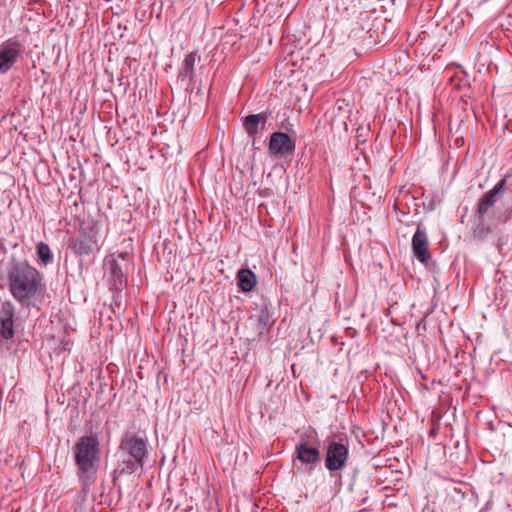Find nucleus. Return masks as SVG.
I'll return each instance as SVG.
<instances>
[{"mask_svg": "<svg viewBox=\"0 0 512 512\" xmlns=\"http://www.w3.org/2000/svg\"><path fill=\"white\" fill-rule=\"evenodd\" d=\"M9 290L13 298L28 305L45 289L43 275L27 261L15 263L8 274Z\"/></svg>", "mask_w": 512, "mask_h": 512, "instance_id": "1", "label": "nucleus"}, {"mask_svg": "<svg viewBox=\"0 0 512 512\" xmlns=\"http://www.w3.org/2000/svg\"><path fill=\"white\" fill-rule=\"evenodd\" d=\"M100 443L97 436H82L74 447L75 463L78 467L79 481L83 485V491L96 480Z\"/></svg>", "mask_w": 512, "mask_h": 512, "instance_id": "2", "label": "nucleus"}, {"mask_svg": "<svg viewBox=\"0 0 512 512\" xmlns=\"http://www.w3.org/2000/svg\"><path fill=\"white\" fill-rule=\"evenodd\" d=\"M349 456L348 440L342 437H333L329 440L326 451L325 467L329 471L342 470Z\"/></svg>", "mask_w": 512, "mask_h": 512, "instance_id": "3", "label": "nucleus"}, {"mask_svg": "<svg viewBox=\"0 0 512 512\" xmlns=\"http://www.w3.org/2000/svg\"><path fill=\"white\" fill-rule=\"evenodd\" d=\"M120 450L137 462H143L147 453L146 441L136 434L127 433L121 440Z\"/></svg>", "mask_w": 512, "mask_h": 512, "instance_id": "4", "label": "nucleus"}, {"mask_svg": "<svg viewBox=\"0 0 512 512\" xmlns=\"http://www.w3.org/2000/svg\"><path fill=\"white\" fill-rule=\"evenodd\" d=\"M22 45L15 39H8L0 46V72L6 73L21 55Z\"/></svg>", "mask_w": 512, "mask_h": 512, "instance_id": "5", "label": "nucleus"}, {"mask_svg": "<svg viewBox=\"0 0 512 512\" xmlns=\"http://www.w3.org/2000/svg\"><path fill=\"white\" fill-rule=\"evenodd\" d=\"M269 150L274 155H289L295 150V142L286 133L274 132L270 137Z\"/></svg>", "mask_w": 512, "mask_h": 512, "instance_id": "6", "label": "nucleus"}, {"mask_svg": "<svg viewBox=\"0 0 512 512\" xmlns=\"http://www.w3.org/2000/svg\"><path fill=\"white\" fill-rule=\"evenodd\" d=\"M412 251L421 263H426L431 257L427 233L420 225H418L412 237Z\"/></svg>", "mask_w": 512, "mask_h": 512, "instance_id": "7", "label": "nucleus"}, {"mask_svg": "<svg viewBox=\"0 0 512 512\" xmlns=\"http://www.w3.org/2000/svg\"><path fill=\"white\" fill-rule=\"evenodd\" d=\"M96 244V233L93 231L90 233L80 231L78 237L71 241L70 247L74 253L82 256L92 253L96 247Z\"/></svg>", "mask_w": 512, "mask_h": 512, "instance_id": "8", "label": "nucleus"}, {"mask_svg": "<svg viewBox=\"0 0 512 512\" xmlns=\"http://www.w3.org/2000/svg\"><path fill=\"white\" fill-rule=\"evenodd\" d=\"M506 185V179H501L491 190L486 192L479 200L476 215L483 217L488 210L496 203L497 196L503 191Z\"/></svg>", "mask_w": 512, "mask_h": 512, "instance_id": "9", "label": "nucleus"}, {"mask_svg": "<svg viewBox=\"0 0 512 512\" xmlns=\"http://www.w3.org/2000/svg\"><path fill=\"white\" fill-rule=\"evenodd\" d=\"M297 459L306 465H315L320 461V452L318 448L311 447L307 443H300L295 450Z\"/></svg>", "mask_w": 512, "mask_h": 512, "instance_id": "10", "label": "nucleus"}, {"mask_svg": "<svg viewBox=\"0 0 512 512\" xmlns=\"http://www.w3.org/2000/svg\"><path fill=\"white\" fill-rule=\"evenodd\" d=\"M196 57L197 55L194 52H191L185 56L182 68L179 73V76L182 78V80L192 79L195 72Z\"/></svg>", "mask_w": 512, "mask_h": 512, "instance_id": "11", "label": "nucleus"}, {"mask_svg": "<svg viewBox=\"0 0 512 512\" xmlns=\"http://www.w3.org/2000/svg\"><path fill=\"white\" fill-rule=\"evenodd\" d=\"M238 285L244 292H249L255 284V275L251 270L242 269L237 274Z\"/></svg>", "mask_w": 512, "mask_h": 512, "instance_id": "12", "label": "nucleus"}, {"mask_svg": "<svg viewBox=\"0 0 512 512\" xmlns=\"http://www.w3.org/2000/svg\"><path fill=\"white\" fill-rule=\"evenodd\" d=\"M37 257L41 264L46 266L52 260V253L48 244L40 242L37 244Z\"/></svg>", "mask_w": 512, "mask_h": 512, "instance_id": "13", "label": "nucleus"}, {"mask_svg": "<svg viewBox=\"0 0 512 512\" xmlns=\"http://www.w3.org/2000/svg\"><path fill=\"white\" fill-rule=\"evenodd\" d=\"M244 127L252 139V146L256 143V114H250L245 118Z\"/></svg>", "mask_w": 512, "mask_h": 512, "instance_id": "14", "label": "nucleus"}, {"mask_svg": "<svg viewBox=\"0 0 512 512\" xmlns=\"http://www.w3.org/2000/svg\"><path fill=\"white\" fill-rule=\"evenodd\" d=\"M15 314V308L11 302H4L0 309V321H12Z\"/></svg>", "mask_w": 512, "mask_h": 512, "instance_id": "15", "label": "nucleus"}, {"mask_svg": "<svg viewBox=\"0 0 512 512\" xmlns=\"http://www.w3.org/2000/svg\"><path fill=\"white\" fill-rule=\"evenodd\" d=\"M143 462H137L135 459L133 460H124L119 467L120 473L132 474L134 473L138 467H142Z\"/></svg>", "mask_w": 512, "mask_h": 512, "instance_id": "16", "label": "nucleus"}, {"mask_svg": "<svg viewBox=\"0 0 512 512\" xmlns=\"http://www.w3.org/2000/svg\"><path fill=\"white\" fill-rule=\"evenodd\" d=\"M1 329H0V335L6 339L9 340L13 338L14 336V321H0Z\"/></svg>", "mask_w": 512, "mask_h": 512, "instance_id": "17", "label": "nucleus"}, {"mask_svg": "<svg viewBox=\"0 0 512 512\" xmlns=\"http://www.w3.org/2000/svg\"><path fill=\"white\" fill-rule=\"evenodd\" d=\"M111 275L114 279V285L117 286V284H119L120 286H122L123 273L121 267L115 261L111 265Z\"/></svg>", "mask_w": 512, "mask_h": 512, "instance_id": "18", "label": "nucleus"}, {"mask_svg": "<svg viewBox=\"0 0 512 512\" xmlns=\"http://www.w3.org/2000/svg\"><path fill=\"white\" fill-rule=\"evenodd\" d=\"M272 323L271 315L269 313L268 307L264 305L261 308L260 315L258 316V326L264 325L268 326Z\"/></svg>", "mask_w": 512, "mask_h": 512, "instance_id": "19", "label": "nucleus"}, {"mask_svg": "<svg viewBox=\"0 0 512 512\" xmlns=\"http://www.w3.org/2000/svg\"><path fill=\"white\" fill-rule=\"evenodd\" d=\"M268 115L265 112L258 113V125L264 124Z\"/></svg>", "mask_w": 512, "mask_h": 512, "instance_id": "20", "label": "nucleus"}, {"mask_svg": "<svg viewBox=\"0 0 512 512\" xmlns=\"http://www.w3.org/2000/svg\"><path fill=\"white\" fill-rule=\"evenodd\" d=\"M392 1L394 2L395 0H392Z\"/></svg>", "mask_w": 512, "mask_h": 512, "instance_id": "21", "label": "nucleus"}]
</instances>
